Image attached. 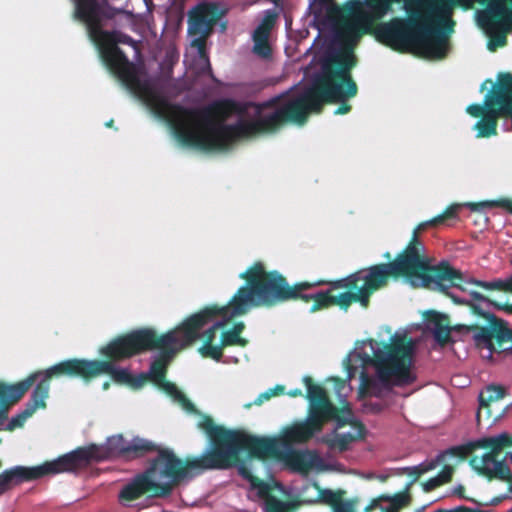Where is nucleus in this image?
<instances>
[{"label": "nucleus", "instance_id": "obj_26", "mask_svg": "<svg viewBox=\"0 0 512 512\" xmlns=\"http://www.w3.org/2000/svg\"><path fill=\"white\" fill-rule=\"evenodd\" d=\"M357 434L342 433L336 434L334 437L324 435L317 439L318 442L326 444L331 450H338L344 452L348 450L350 444L359 438H362L365 433V427L362 423L355 422Z\"/></svg>", "mask_w": 512, "mask_h": 512}, {"label": "nucleus", "instance_id": "obj_61", "mask_svg": "<svg viewBox=\"0 0 512 512\" xmlns=\"http://www.w3.org/2000/svg\"><path fill=\"white\" fill-rule=\"evenodd\" d=\"M113 124H114V120H113V119H111V120H109V121L106 123V126H107V127H112V126H113Z\"/></svg>", "mask_w": 512, "mask_h": 512}, {"label": "nucleus", "instance_id": "obj_7", "mask_svg": "<svg viewBox=\"0 0 512 512\" xmlns=\"http://www.w3.org/2000/svg\"><path fill=\"white\" fill-rule=\"evenodd\" d=\"M214 469L219 467L213 449L200 457H187L185 460L177 457L172 450L160 449L150 466L123 486L119 492V500L130 503L143 496L167 497L185 480Z\"/></svg>", "mask_w": 512, "mask_h": 512}, {"label": "nucleus", "instance_id": "obj_6", "mask_svg": "<svg viewBox=\"0 0 512 512\" xmlns=\"http://www.w3.org/2000/svg\"><path fill=\"white\" fill-rule=\"evenodd\" d=\"M370 347V352L363 349L354 354V361L365 369L372 366L375 377L365 370L360 374V392L363 395L380 397L394 387H406L416 381L412 371L415 344L406 335L394 334L389 343H380L374 339L363 342Z\"/></svg>", "mask_w": 512, "mask_h": 512}, {"label": "nucleus", "instance_id": "obj_2", "mask_svg": "<svg viewBox=\"0 0 512 512\" xmlns=\"http://www.w3.org/2000/svg\"><path fill=\"white\" fill-rule=\"evenodd\" d=\"M355 65L352 51L335 53L323 62L321 72L312 85L296 98L279 105L283 98L279 95L257 104V116L253 120H239L235 124L219 120L209 151L227 150L241 138L274 134L287 122L303 125L309 113H321L325 104L341 103L335 115L350 112L352 107L346 101L358 93V86L351 75Z\"/></svg>", "mask_w": 512, "mask_h": 512}, {"label": "nucleus", "instance_id": "obj_11", "mask_svg": "<svg viewBox=\"0 0 512 512\" xmlns=\"http://www.w3.org/2000/svg\"><path fill=\"white\" fill-rule=\"evenodd\" d=\"M106 368L104 360L72 358L61 361L46 370L35 371L15 384L0 382V424L7 419L9 406L17 403L36 382L46 389V394L49 396L50 382L53 378L63 376L80 378L88 383L101 376V372Z\"/></svg>", "mask_w": 512, "mask_h": 512}, {"label": "nucleus", "instance_id": "obj_27", "mask_svg": "<svg viewBox=\"0 0 512 512\" xmlns=\"http://www.w3.org/2000/svg\"><path fill=\"white\" fill-rule=\"evenodd\" d=\"M224 326V322H216L210 328H208L203 334V344L199 348V353L204 358H211L215 361H220L223 353L220 352V342L214 344L217 336V331Z\"/></svg>", "mask_w": 512, "mask_h": 512}, {"label": "nucleus", "instance_id": "obj_63", "mask_svg": "<svg viewBox=\"0 0 512 512\" xmlns=\"http://www.w3.org/2000/svg\"><path fill=\"white\" fill-rule=\"evenodd\" d=\"M415 512H423V508L422 509H418Z\"/></svg>", "mask_w": 512, "mask_h": 512}, {"label": "nucleus", "instance_id": "obj_17", "mask_svg": "<svg viewBox=\"0 0 512 512\" xmlns=\"http://www.w3.org/2000/svg\"><path fill=\"white\" fill-rule=\"evenodd\" d=\"M60 473H66L61 456L34 467L14 466L0 473V495L21 483Z\"/></svg>", "mask_w": 512, "mask_h": 512}, {"label": "nucleus", "instance_id": "obj_19", "mask_svg": "<svg viewBox=\"0 0 512 512\" xmlns=\"http://www.w3.org/2000/svg\"><path fill=\"white\" fill-rule=\"evenodd\" d=\"M400 0H365L368 10L363 8V3L355 1L350 7L353 21L363 32H367L375 20L383 18L390 10L394 2Z\"/></svg>", "mask_w": 512, "mask_h": 512}, {"label": "nucleus", "instance_id": "obj_46", "mask_svg": "<svg viewBox=\"0 0 512 512\" xmlns=\"http://www.w3.org/2000/svg\"><path fill=\"white\" fill-rule=\"evenodd\" d=\"M440 486H442V481H440L437 476L429 478L422 483V487L425 492L433 491Z\"/></svg>", "mask_w": 512, "mask_h": 512}, {"label": "nucleus", "instance_id": "obj_59", "mask_svg": "<svg viewBox=\"0 0 512 512\" xmlns=\"http://www.w3.org/2000/svg\"><path fill=\"white\" fill-rule=\"evenodd\" d=\"M471 512H493L492 510H485L480 508H471ZM507 512H512V508L508 510Z\"/></svg>", "mask_w": 512, "mask_h": 512}, {"label": "nucleus", "instance_id": "obj_12", "mask_svg": "<svg viewBox=\"0 0 512 512\" xmlns=\"http://www.w3.org/2000/svg\"><path fill=\"white\" fill-rule=\"evenodd\" d=\"M160 449L151 441L134 438L128 442L119 434L109 437L103 445L78 447L61 457L66 473H74L87 467L92 461L99 462L120 456L137 458Z\"/></svg>", "mask_w": 512, "mask_h": 512}, {"label": "nucleus", "instance_id": "obj_39", "mask_svg": "<svg viewBox=\"0 0 512 512\" xmlns=\"http://www.w3.org/2000/svg\"><path fill=\"white\" fill-rule=\"evenodd\" d=\"M454 474V467L451 465H444L438 473L437 478L442 481V485L449 483Z\"/></svg>", "mask_w": 512, "mask_h": 512}, {"label": "nucleus", "instance_id": "obj_16", "mask_svg": "<svg viewBox=\"0 0 512 512\" xmlns=\"http://www.w3.org/2000/svg\"><path fill=\"white\" fill-rule=\"evenodd\" d=\"M258 453L248 454L260 460L274 459L284 462L291 470L302 474L308 473L319 461L315 450L278 449L274 441L259 443Z\"/></svg>", "mask_w": 512, "mask_h": 512}, {"label": "nucleus", "instance_id": "obj_15", "mask_svg": "<svg viewBox=\"0 0 512 512\" xmlns=\"http://www.w3.org/2000/svg\"><path fill=\"white\" fill-rule=\"evenodd\" d=\"M156 330L139 328L120 335L100 349L106 361H121L148 351L153 347Z\"/></svg>", "mask_w": 512, "mask_h": 512}, {"label": "nucleus", "instance_id": "obj_21", "mask_svg": "<svg viewBox=\"0 0 512 512\" xmlns=\"http://www.w3.org/2000/svg\"><path fill=\"white\" fill-rule=\"evenodd\" d=\"M506 451L504 450L503 452L506 454ZM506 460H509V458H506V455L503 459L496 458L488 469H482V476L486 477L489 481L493 479L505 481L508 484L507 493L493 497L489 501L480 503V505L497 506L506 499H512V472L506 464Z\"/></svg>", "mask_w": 512, "mask_h": 512}, {"label": "nucleus", "instance_id": "obj_24", "mask_svg": "<svg viewBox=\"0 0 512 512\" xmlns=\"http://www.w3.org/2000/svg\"><path fill=\"white\" fill-rule=\"evenodd\" d=\"M214 22V8L207 4L198 5L189 15L188 31L192 35L208 34Z\"/></svg>", "mask_w": 512, "mask_h": 512}, {"label": "nucleus", "instance_id": "obj_20", "mask_svg": "<svg viewBox=\"0 0 512 512\" xmlns=\"http://www.w3.org/2000/svg\"><path fill=\"white\" fill-rule=\"evenodd\" d=\"M497 96L491 86L484 97V104L486 113L474 125V130L477 131V138H489L497 135L498 120L501 118L499 111L500 103L497 102Z\"/></svg>", "mask_w": 512, "mask_h": 512}, {"label": "nucleus", "instance_id": "obj_48", "mask_svg": "<svg viewBox=\"0 0 512 512\" xmlns=\"http://www.w3.org/2000/svg\"><path fill=\"white\" fill-rule=\"evenodd\" d=\"M445 461V454H439L435 459L424 462L427 472L436 469L441 463Z\"/></svg>", "mask_w": 512, "mask_h": 512}, {"label": "nucleus", "instance_id": "obj_30", "mask_svg": "<svg viewBox=\"0 0 512 512\" xmlns=\"http://www.w3.org/2000/svg\"><path fill=\"white\" fill-rule=\"evenodd\" d=\"M459 206L458 205H450L448 206L441 214L436 217L421 222L415 227V231L418 233H422L428 228L437 227L446 223L447 220L454 219L457 217Z\"/></svg>", "mask_w": 512, "mask_h": 512}, {"label": "nucleus", "instance_id": "obj_35", "mask_svg": "<svg viewBox=\"0 0 512 512\" xmlns=\"http://www.w3.org/2000/svg\"><path fill=\"white\" fill-rule=\"evenodd\" d=\"M278 14L274 10H267L261 23L255 29L254 33L262 35H270V31L274 27Z\"/></svg>", "mask_w": 512, "mask_h": 512}, {"label": "nucleus", "instance_id": "obj_64", "mask_svg": "<svg viewBox=\"0 0 512 512\" xmlns=\"http://www.w3.org/2000/svg\"><path fill=\"white\" fill-rule=\"evenodd\" d=\"M273 3H278L280 0H271Z\"/></svg>", "mask_w": 512, "mask_h": 512}, {"label": "nucleus", "instance_id": "obj_3", "mask_svg": "<svg viewBox=\"0 0 512 512\" xmlns=\"http://www.w3.org/2000/svg\"><path fill=\"white\" fill-rule=\"evenodd\" d=\"M239 277L246 281L231 298L227 307L229 318L246 314L252 307L272 308L289 301L312 302L311 313L338 306L347 310L352 303L368 307L370 294L363 282V271L328 282L300 281L292 285L277 270L267 271L263 262H254Z\"/></svg>", "mask_w": 512, "mask_h": 512}, {"label": "nucleus", "instance_id": "obj_36", "mask_svg": "<svg viewBox=\"0 0 512 512\" xmlns=\"http://www.w3.org/2000/svg\"><path fill=\"white\" fill-rule=\"evenodd\" d=\"M380 500L391 502L390 505L397 507V509L400 510L401 508L410 504L411 496L409 494V490L406 488L405 491L396 493L392 497L388 495H382L380 496Z\"/></svg>", "mask_w": 512, "mask_h": 512}, {"label": "nucleus", "instance_id": "obj_55", "mask_svg": "<svg viewBox=\"0 0 512 512\" xmlns=\"http://www.w3.org/2000/svg\"><path fill=\"white\" fill-rule=\"evenodd\" d=\"M493 306L498 310H503L508 314H512V304H509V303L501 304V303L495 302V303H493Z\"/></svg>", "mask_w": 512, "mask_h": 512}, {"label": "nucleus", "instance_id": "obj_52", "mask_svg": "<svg viewBox=\"0 0 512 512\" xmlns=\"http://www.w3.org/2000/svg\"><path fill=\"white\" fill-rule=\"evenodd\" d=\"M344 366L347 372V378L349 380L352 379L357 372V366L352 364V359L349 356L344 360Z\"/></svg>", "mask_w": 512, "mask_h": 512}, {"label": "nucleus", "instance_id": "obj_58", "mask_svg": "<svg viewBox=\"0 0 512 512\" xmlns=\"http://www.w3.org/2000/svg\"><path fill=\"white\" fill-rule=\"evenodd\" d=\"M290 397H300V396H303V392L301 389L299 388H296V389H292L290 390L288 393H287Z\"/></svg>", "mask_w": 512, "mask_h": 512}, {"label": "nucleus", "instance_id": "obj_14", "mask_svg": "<svg viewBox=\"0 0 512 512\" xmlns=\"http://www.w3.org/2000/svg\"><path fill=\"white\" fill-rule=\"evenodd\" d=\"M473 2H477L482 7V9L476 11L477 23L512 27V0H443L452 34L456 26L453 19L455 8L469 9Z\"/></svg>", "mask_w": 512, "mask_h": 512}, {"label": "nucleus", "instance_id": "obj_50", "mask_svg": "<svg viewBox=\"0 0 512 512\" xmlns=\"http://www.w3.org/2000/svg\"><path fill=\"white\" fill-rule=\"evenodd\" d=\"M405 470L406 473L412 478L411 481L407 484V490H409L410 487L421 477V471H418L417 466L408 467Z\"/></svg>", "mask_w": 512, "mask_h": 512}, {"label": "nucleus", "instance_id": "obj_4", "mask_svg": "<svg viewBox=\"0 0 512 512\" xmlns=\"http://www.w3.org/2000/svg\"><path fill=\"white\" fill-rule=\"evenodd\" d=\"M309 410L306 419L295 421L282 429L277 438H265L241 430H230L216 425L209 415L201 414L197 427L209 437L219 469H228L239 462L241 451L258 453L262 441H274L278 449H292L293 445L308 443L321 432L325 423L336 420L338 427L348 421L340 417V410L333 405L324 387L315 384L310 376L303 377Z\"/></svg>", "mask_w": 512, "mask_h": 512}, {"label": "nucleus", "instance_id": "obj_28", "mask_svg": "<svg viewBox=\"0 0 512 512\" xmlns=\"http://www.w3.org/2000/svg\"><path fill=\"white\" fill-rule=\"evenodd\" d=\"M488 37L487 48L491 52H495L498 48L507 44V35L512 32V27H505L498 24L486 25L477 23Z\"/></svg>", "mask_w": 512, "mask_h": 512}, {"label": "nucleus", "instance_id": "obj_37", "mask_svg": "<svg viewBox=\"0 0 512 512\" xmlns=\"http://www.w3.org/2000/svg\"><path fill=\"white\" fill-rule=\"evenodd\" d=\"M471 210L478 211L484 207H501L512 214V200L510 199H499L494 201H486L480 203H471L469 205Z\"/></svg>", "mask_w": 512, "mask_h": 512}, {"label": "nucleus", "instance_id": "obj_42", "mask_svg": "<svg viewBox=\"0 0 512 512\" xmlns=\"http://www.w3.org/2000/svg\"><path fill=\"white\" fill-rule=\"evenodd\" d=\"M466 112L471 115L472 117L478 118L483 117V115L486 113V107L485 104H471L466 108Z\"/></svg>", "mask_w": 512, "mask_h": 512}, {"label": "nucleus", "instance_id": "obj_18", "mask_svg": "<svg viewBox=\"0 0 512 512\" xmlns=\"http://www.w3.org/2000/svg\"><path fill=\"white\" fill-rule=\"evenodd\" d=\"M237 466L239 475L250 483L252 489H256L260 498L265 500V512H292L295 506L288 501L278 499L271 494V487L268 483L254 476L248 464L239 458Z\"/></svg>", "mask_w": 512, "mask_h": 512}, {"label": "nucleus", "instance_id": "obj_32", "mask_svg": "<svg viewBox=\"0 0 512 512\" xmlns=\"http://www.w3.org/2000/svg\"><path fill=\"white\" fill-rule=\"evenodd\" d=\"M476 286L486 290L501 291L512 294V274L505 279H494L492 281H472Z\"/></svg>", "mask_w": 512, "mask_h": 512}, {"label": "nucleus", "instance_id": "obj_8", "mask_svg": "<svg viewBox=\"0 0 512 512\" xmlns=\"http://www.w3.org/2000/svg\"><path fill=\"white\" fill-rule=\"evenodd\" d=\"M384 257L389 260L387 263L372 265L363 275L370 296L385 287L390 278H404L414 287H430L433 284L440 291L457 286V282L462 280L461 272L448 262L430 265L424 254L410 247H405L392 261L390 252H386Z\"/></svg>", "mask_w": 512, "mask_h": 512}, {"label": "nucleus", "instance_id": "obj_62", "mask_svg": "<svg viewBox=\"0 0 512 512\" xmlns=\"http://www.w3.org/2000/svg\"><path fill=\"white\" fill-rule=\"evenodd\" d=\"M109 386H110L109 382H105V383L103 384V389H104V390H106V389H108V388H109Z\"/></svg>", "mask_w": 512, "mask_h": 512}, {"label": "nucleus", "instance_id": "obj_49", "mask_svg": "<svg viewBox=\"0 0 512 512\" xmlns=\"http://www.w3.org/2000/svg\"><path fill=\"white\" fill-rule=\"evenodd\" d=\"M273 397V393L270 390H266L265 392L258 395V397L254 400L253 403L246 404V408H250L252 405H262L265 401L270 400Z\"/></svg>", "mask_w": 512, "mask_h": 512}, {"label": "nucleus", "instance_id": "obj_22", "mask_svg": "<svg viewBox=\"0 0 512 512\" xmlns=\"http://www.w3.org/2000/svg\"><path fill=\"white\" fill-rule=\"evenodd\" d=\"M49 396L46 394V389L42 385L36 383V386L31 394L30 399L25 405L22 412L12 417L7 425V430L13 431L24 425L26 420L30 418L38 409L46 407V399Z\"/></svg>", "mask_w": 512, "mask_h": 512}, {"label": "nucleus", "instance_id": "obj_47", "mask_svg": "<svg viewBox=\"0 0 512 512\" xmlns=\"http://www.w3.org/2000/svg\"><path fill=\"white\" fill-rule=\"evenodd\" d=\"M122 12H123V10L112 8V7H108V8L103 9V10L99 7L100 21L102 22V18L112 19L117 14H120Z\"/></svg>", "mask_w": 512, "mask_h": 512}, {"label": "nucleus", "instance_id": "obj_43", "mask_svg": "<svg viewBox=\"0 0 512 512\" xmlns=\"http://www.w3.org/2000/svg\"><path fill=\"white\" fill-rule=\"evenodd\" d=\"M419 236H420V233L413 230L412 237H411L409 243L406 245V247H410V248H412L413 251H418V253L423 254L424 247H423L422 242L419 240Z\"/></svg>", "mask_w": 512, "mask_h": 512}, {"label": "nucleus", "instance_id": "obj_57", "mask_svg": "<svg viewBox=\"0 0 512 512\" xmlns=\"http://www.w3.org/2000/svg\"><path fill=\"white\" fill-rule=\"evenodd\" d=\"M271 393H273L274 396H278L284 393L285 387L283 385H276L273 388L269 389Z\"/></svg>", "mask_w": 512, "mask_h": 512}, {"label": "nucleus", "instance_id": "obj_54", "mask_svg": "<svg viewBox=\"0 0 512 512\" xmlns=\"http://www.w3.org/2000/svg\"><path fill=\"white\" fill-rule=\"evenodd\" d=\"M433 512H471V508L464 505H460L452 509H437Z\"/></svg>", "mask_w": 512, "mask_h": 512}, {"label": "nucleus", "instance_id": "obj_29", "mask_svg": "<svg viewBox=\"0 0 512 512\" xmlns=\"http://www.w3.org/2000/svg\"><path fill=\"white\" fill-rule=\"evenodd\" d=\"M107 368L105 371L101 372L103 374H109L112 379L120 384H129L135 387L142 386L147 380V376L144 374H140L137 378L133 377L128 370L123 368H116L113 362L106 361Z\"/></svg>", "mask_w": 512, "mask_h": 512}, {"label": "nucleus", "instance_id": "obj_31", "mask_svg": "<svg viewBox=\"0 0 512 512\" xmlns=\"http://www.w3.org/2000/svg\"><path fill=\"white\" fill-rule=\"evenodd\" d=\"M506 395V389L501 385H490L479 395L480 409L477 412V420L480 421L481 410L488 408L490 403L496 402Z\"/></svg>", "mask_w": 512, "mask_h": 512}, {"label": "nucleus", "instance_id": "obj_34", "mask_svg": "<svg viewBox=\"0 0 512 512\" xmlns=\"http://www.w3.org/2000/svg\"><path fill=\"white\" fill-rule=\"evenodd\" d=\"M248 344V340L238 336L231 330L222 333L220 338V352L223 353V349L228 346H240L245 347Z\"/></svg>", "mask_w": 512, "mask_h": 512}, {"label": "nucleus", "instance_id": "obj_33", "mask_svg": "<svg viewBox=\"0 0 512 512\" xmlns=\"http://www.w3.org/2000/svg\"><path fill=\"white\" fill-rule=\"evenodd\" d=\"M253 40V51L263 58H269L272 54V49L269 45V36L253 33Z\"/></svg>", "mask_w": 512, "mask_h": 512}, {"label": "nucleus", "instance_id": "obj_41", "mask_svg": "<svg viewBox=\"0 0 512 512\" xmlns=\"http://www.w3.org/2000/svg\"><path fill=\"white\" fill-rule=\"evenodd\" d=\"M380 497L378 499H374L369 506L366 507V512H370L374 509H379L380 512H399L397 507H393L392 505H389L387 507H383L380 504Z\"/></svg>", "mask_w": 512, "mask_h": 512}, {"label": "nucleus", "instance_id": "obj_51", "mask_svg": "<svg viewBox=\"0 0 512 512\" xmlns=\"http://www.w3.org/2000/svg\"><path fill=\"white\" fill-rule=\"evenodd\" d=\"M452 494L457 496V497H459L460 499H465V500H468V501L476 503L478 506H481L480 505L481 502H477L476 500L466 496V494H465V487L463 485L456 486L453 489Z\"/></svg>", "mask_w": 512, "mask_h": 512}, {"label": "nucleus", "instance_id": "obj_9", "mask_svg": "<svg viewBox=\"0 0 512 512\" xmlns=\"http://www.w3.org/2000/svg\"><path fill=\"white\" fill-rule=\"evenodd\" d=\"M217 316L230 319L227 305L205 307L187 317L174 329L162 334L156 332L151 351L158 350L159 353L151 362L148 374H145L147 379L156 385L166 380L168 366L176 354L197 340L200 330Z\"/></svg>", "mask_w": 512, "mask_h": 512}, {"label": "nucleus", "instance_id": "obj_60", "mask_svg": "<svg viewBox=\"0 0 512 512\" xmlns=\"http://www.w3.org/2000/svg\"><path fill=\"white\" fill-rule=\"evenodd\" d=\"M417 468H418V471H421V476L425 473H427L426 469H425V465H424V462L417 465Z\"/></svg>", "mask_w": 512, "mask_h": 512}, {"label": "nucleus", "instance_id": "obj_40", "mask_svg": "<svg viewBox=\"0 0 512 512\" xmlns=\"http://www.w3.org/2000/svg\"><path fill=\"white\" fill-rule=\"evenodd\" d=\"M176 402H178L182 408L189 412V413H197L201 414L195 407V405L186 397L184 393H182L177 399Z\"/></svg>", "mask_w": 512, "mask_h": 512}, {"label": "nucleus", "instance_id": "obj_1", "mask_svg": "<svg viewBox=\"0 0 512 512\" xmlns=\"http://www.w3.org/2000/svg\"><path fill=\"white\" fill-rule=\"evenodd\" d=\"M76 17L84 22L90 39L97 45L107 67L125 87L143 96L153 112L165 120L175 137L185 146L209 151L219 120L226 121L232 114H243L245 107L232 99H223L203 108H187L173 104L142 81L118 44L130 45L138 51L136 41L118 30L105 31L100 21L96 0H75Z\"/></svg>", "mask_w": 512, "mask_h": 512}, {"label": "nucleus", "instance_id": "obj_5", "mask_svg": "<svg viewBox=\"0 0 512 512\" xmlns=\"http://www.w3.org/2000/svg\"><path fill=\"white\" fill-rule=\"evenodd\" d=\"M404 10L407 19L396 17L378 25L377 39L393 49L411 46L427 57L445 58L452 29L443 0H404Z\"/></svg>", "mask_w": 512, "mask_h": 512}, {"label": "nucleus", "instance_id": "obj_13", "mask_svg": "<svg viewBox=\"0 0 512 512\" xmlns=\"http://www.w3.org/2000/svg\"><path fill=\"white\" fill-rule=\"evenodd\" d=\"M477 449L487 450L481 457L473 456L470 459L471 467L482 476V469H488L496 458L506 451V458L512 463V435L509 433H500L495 436L482 437L466 444L454 446L441 454L447 456L465 459Z\"/></svg>", "mask_w": 512, "mask_h": 512}, {"label": "nucleus", "instance_id": "obj_44", "mask_svg": "<svg viewBox=\"0 0 512 512\" xmlns=\"http://www.w3.org/2000/svg\"><path fill=\"white\" fill-rule=\"evenodd\" d=\"M200 37L194 39L191 43L193 47L198 49L201 57H206V36L208 34H199Z\"/></svg>", "mask_w": 512, "mask_h": 512}, {"label": "nucleus", "instance_id": "obj_56", "mask_svg": "<svg viewBox=\"0 0 512 512\" xmlns=\"http://www.w3.org/2000/svg\"><path fill=\"white\" fill-rule=\"evenodd\" d=\"M244 329H245V324L243 322H237L234 324V326L230 330L233 333L237 334L238 336H241Z\"/></svg>", "mask_w": 512, "mask_h": 512}, {"label": "nucleus", "instance_id": "obj_38", "mask_svg": "<svg viewBox=\"0 0 512 512\" xmlns=\"http://www.w3.org/2000/svg\"><path fill=\"white\" fill-rule=\"evenodd\" d=\"M158 386L170 397L173 398V400L176 401V399L183 393L181 392L178 387L167 380H164L163 382L159 383Z\"/></svg>", "mask_w": 512, "mask_h": 512}, {"label": "nucleus", "instance_id": "obj_23", "mask_svg": "<svg viewBox=\"0 0 512 512\" xmlns=\"http://www.w3.org/2000/svg\"><path fill=\"white\" fill-rule=\"evenodd\" d=\"M426 325L433 333L435 341L440 346L451 342V326L449 317L437 311L429 310L424 314Z\"/></svg>", "mask_w": 512, "mask_h": 512}, {"label": "nucleus", "instance_id": "obj_45", "mask_svg": "<svg viewBox=\"0 0 512 512\" xmlns=\"http://www.w3.org/2000/svg\"><path fill=\"white\" fill-rule=\"evenodd\" d=\"M323 500L325 503L331 505L333 508L335 507V505L341 502L340 497L330 490H326L323 492Z\"/></svg>", "mask_w": 512, "mask_h": 512}, {"label": "nucleus", "instance_id": "obj_10", "mask_svg": "<svg viewBox=\"0 0 512 512\" xmlns=\"http://www.w3.org/2000/svg\"><path fill=\"white\" fill-rule=\"evenodd\" d=\"M444 292L452 298L454 303L467 305L470 313L475 317V321L458 324L453 328L454 330L471 332L475 345L480 349L488 350L485 358L490 361H495V357L512 354V329L508 322L485 311L481 306V303L493 305L494 301L477 291L470 292L473 301L462 300L449 294L447 290Z\"/></svg>", "mask_w": 512, "mask_h": 512}, {"label": "nucleus", "instance_id": "obj_25", "mask_svg": "<svg viewBox=\"0 0 512 512\" xmlns=\"http://www.w3.org/2000/svg\"><path fill=\"white\" fill-rule=\"evenodd\" d=\"M488 84L493 87L497 102L512 109V73L499 72L496 81L490 78L484 80L480 86V92H484Z\"/></svg>", "mask_w": 512, "mask_h": 512}, {"label": "nucleus", "instance_id": "obj_53", "mask_svg": "<svg viewBox=\"0 0 512 512\" xmlns=\"http://www.w3.org/2000/svg\"><path fill=\"white\" fill-rule=\"evenodd\" d=\"M334 512H354V508L351 503L340 502L333 508Z\"/></svg>", "mask_w": 512, "mask_h": 512}]
</instances>
